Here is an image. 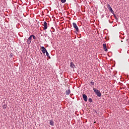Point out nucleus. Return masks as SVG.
<instances>
[{
    "label": "nucleus",
    "instance_id": "1a4fd4ad",
    "mask_svg": "<svg viewBox=\"0 0 129 129\" xmlns=\"http://www.w3.org/2000/svg\"><path fill=\"white\" fill-rule=\"evenodd\" d=\"M70 67H71V68L74 69V68H75V64H74L73 62H71L70 63Z\"/></svg>",
    "mask_w": 129,
    "mask_h": 129
},
{
    "label": "nucleus",
    "instance_id": "423d86ee",
    "mask_svg": "<svg viewBox=\"0 0 129 129\" xmlns=\"http://www.w3.org/2000/svg\"><path fill=\"white\" fill-rule=\"evenodd\" d=\"M83 98L84 100H85V101L86 102L88 100L87 96L85 95V94H83Z\"/></svg>",
    "mask_w": 129,
    "mask_h": 129
},
{
    "label": "nucleus",
    "instance_id": "20e7f679",
    "mask_svg": "<svg viewBox=\"0 0 129 129\" xmlns=\"http://www.w3.org/2000/svg\"><path fill=\"white\" fill-rule=\"evenodd\" d=\"M43 26L44 27V30H47L48 29V24L46 21L44 22Z\"/></svg>",
    "mask_w": 129,
    "mask_h": 129
},
{
    "label": "nucleus",
    "instance_id": "f8f14e48",
    "mask_svg": "<svg viewBox=\"0 0 129 129\" xmlns=\"http://www.w3.org/2000/svg\"><path fill=\"white\" fill-rule=\"evenodd\" d=\"M94 84H95L94 82H90V86H94Z\"/></svg>",
    "mask_w": 129,
    "mask_h": 129
},
{
    "label": "nucleus",
    "instance_id": "6e6552de",
    "mask_svg": "<svg viewBox=\"0 0 129 129\" xmlns=\"http://www.w3.org/2000/svg\"><path fill=\"white\" fill-rule=\"evenodd\" d=\"M103 47L104 50L107 52V48H106V44L105 43H104L103 44Z\"/></svg>",
    "mask_w": 129,
    "mask_h": 129
},
{
    "label": "nucleus",
    "instance_id": "9d476101",
    "mask_svg": "<svg viewBox=\"0 0 129 129\" xmlns=\"http://www.w3.org/2000/svg\"><path fill=\"white\" fill-rule=\"evenodd\" d=\"M71 91H70V89H69L68 90L66 91V95H69L71 93Z\"/></svg>",
    "mask_w": 129,
    "mask_h": 129
},
{
    "label": "nucleus",
    "instance_id": "2eb2a0df",
    "mask_svg": "<svg viewBox=\"0 0 129 129\" xmlns=\"http://www.w3.org/2000/svg\"><path fill=\"white\" fill-rule=\"evenodd\" d=\"M31 37H33L34 40H36V36H35L34 35H31Z\"/></svg>",
    "mask_w": 129,
    "mask_h": 129
},
{
    "label": "nucleus",
    "instance_id": "7ed1b4c3",
    "mask_svg": "<svg viewBox=\"0 0 129 129\" xmlns=\"http://www.w3.org/2000/svg\"><path fill=\"white\" fill-rule=\"evenodd\" d=\"M107 8L109 10L110 13L113 14V15L114 14V11H113V10H112V8H111V7H110V5L109 4H108L107 5Z\"/></svg>",
    "mask_w": 129,
    "mask_h": 129
},
{
    "label": "nucleus",
    "instance_id": "dca6fc26",
    "mask_svg": "<svg viewBox=\"0 0 129 129\" xmlns=\"http://www.w3.org/2000/svg\"><path fill=\"white\" fill-rule=\"evenodd\" d=\"M88 100H89V102H92V99L89 98Z\"/></svg>",
    "mask_w": 129,
    "mask_h": 129
},
{
    "label": "nucleus",
    "instance_id": "0eeeda50",
    "mask_svg": "<svg viewBox=\"0 0 129 129\" xmlns=\"http://www.w3.org/2000/svg\"><path fill=\"white\" fill-rule=\"evenodd\" d=\"M41 50L43 54H45L46 53V51H47L46 48H45L44 46L41 47Z\"/></svg>",
    "mask_w": 129,
    "mask_h": 129
},
{
    "label": "nucleus",
    "instance_id": "ddd939ff",
    "mask_svg": "<svg viewBox=\"0 0 129 129\" xmlns=\"http://www.w3.org/2000/svg\"><path fill=\"white\" fill-rule=\"evenodd\" d=\"M45 53H46V56H47V57H49V53H48V51H46L45 52Z\"/></svg>",
    "mask_w": 129,
    "mask_h": 129
},
{
    "label": "nucleus",
    "instance_id": "f257e3e1",
    "mask_svg": "<svg viewBox=\"0 0 129 129\" xmlns=\"http://www.w3.org/2000/svg\"><path fill=\"white\" fill-rule=\"evenodd\" d=\"M93 90L95 94H96L97 96L98 97H100V96H101V93H100L98 90L95 89V88H93Z\"/></svg>",
    "mask_w": 129,
    "mask_h": 129
},
{
    "label": "nucleus",
    "instance_id": "39448f33",
    "mask_svg": "<svg viewBox=\"0 0 129 129\" xmlns=\"http://www.w3.org/2000/svg\"><path fill=\"white\" fill-rule=\"evenodd\" d=\"M32 42V36H30L27 39V44L30 45Z\"/></svg>",
    "mask_w": 129,
    "mask_h": 129
},
{
    "label": "nucleus",
    "instance_id": "9b49d317",
    "mask_svg": "<svg viewBox=\"0 0 129 129\" xmlns=\"http://www.w3.org/2000/svg\"><path fill=\"white\" fill-rule=\"evenodd\" d=\"M49 124H50V125L53 126L54 125V121L50 120Z\"/></svg>",
    "mask_w": 129,
    "mask_h": 129
},
{
    "label": "nucleus",
    "instance_id": "f03ea898",
    "mask_svg": "<svg viewBox=\"0 0 129 129\" xmlns=\"http://www.w3.org/2000/svg\"><path fill=\"white\" fill-rule=\"evenodd\" d=\"M73 26L74 29L76 30V33H79V28H78V26H77V24L75 23H73Z\"/></svg>",
    "mask_w": 129,
    "mask_h": 129
},
{
    "label": "nucleus",
    "instance_id": "4468645a",
    "mask_svg": "<svg viewBox=\"0 0 129 129\" xmlns=\"http://www.w3.org/2000/svg\"><path fill=\"white\" fill-rule=\"evenodd\" d=\"M61 2L62 4H64V3H66V0H61Z\"/></svg>",
    "mask_w": 129,
    "mask_h": 129
},
{
    "label": "nucleus",
    "instance_id": "f3484780",
    "mask_svg": "<svg viewBox=\"0 0 129 129\" xmlns=\"http://www.w3.org/2000/svg\"><path fill=\"white\" fill-rule=\"evenodd\" d=\"M90 82H94V81H93V80H90Z\"/></svg>",
    "mask_w": 129,
    "mask_h": 129
},
{
    "label": "nucleus",
    "instance_id": "a211bd4d",
    "mask_svg": "<svg viewBox=\"0 0 129 129\" xmlns=\"http://www.w3.org/2000/svg\"><path fill=\"white\" fill-rule=\"evenodd\" d=\"M115 18H116V16H115V15L114 16Z\"/></svg>",
    "mask_w": 129,
    "mask_h": 129
}]
</instances>
